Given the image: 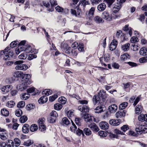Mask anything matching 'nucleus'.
<instances>
[{
	"instance_id": "nucleus-18",
	"label": "nucleus",
	"mask_w": 147,
	"mask_h": 147,
	"mask_svg": "<svg viewBox=\"0 0 147 147\" xmlns=\"http://www.w3.org/2000/svg\"><path fill=\"white\" fill-rule=\"evenodd\" d=\"M142 107L140 105H138L135 108V113L138 115L140 114L142 112Z\"/></svg>"
},
{
	"instance_id": "nucleus-3",
	"label": "nucleus",
	"mask_w": 147,
	"mask_h": 147,
	"mask_svg": "<svg viewBox=\"0 0 147 147\" xmlns=\"http://www.w3.org/2000/svg\"><path fill=\"white\" fill-rule=\"evenodd\" d=\"M30 77V75L29 74H26L24 75L22 78V82L23 83V84H25L27 86L31 83L29 79Z\"/></svg>"
},
{
	"instance_id": "nucleus-37",
	"label": "nucleus",
	"mask_w": 147,
	"mask_h": 147,
	"mask_svg": "<svg viewBox=\"0 0 147 147\" xmlns=\"http://www.w3.org/2000/svg\"><path fill=\"white\" fill-rule=\"evenodd\" d=\"M13 143L14 144H15L14 146H15L18 147L20 145L21 142L19 138H16L14 139Z\"/></svg>"
},
{
	"instance_id": "nucleus-36",
	"label": "nucleus",
	"mask_w": 147,
	"mask_h": 147,
	"mask_svg": "<svg viewBox=\"0 0 147 147\" xmlns=\"http://www.w3.org/2000/svg\"><path fill=\"white\" fill-rule=\"evenodd\" d=\"M15 105V103L13 101H10L7 102L6 104L7 106L9 108H12Z\"/></svg>"
},
{
	"instance_id": "nucleus-23",
	"label": "nucleus",
	"mask_w": 147,
	"mask_h": 147,
	"mask_svg": "<svg viewBox=\"0 0 147 147\" xmlns=\"http://www.w3.org/2000/svg\"><path fill=\"white\" fill-rule=\"evenodd\" d=\"M94 10L95 8L94 7H92L88 12H86V14L88 15L89 18H90L94 15Z\"/></svg>"
},
{
	"instance_id": "nucleus-58",
	"label": "nucleus",
	"mask_w": 147,
	"mask_h": 147,
	"mask_svg": "<svg viewBox=\"0 0 147 147\" xmlns=\"http://www.w3.org/2000/svg\"><path fill=\"white\" fill-rule=\"evenodd\" d=\"M50 115L52 117L56 118L58 116V115L56 112L55 111H53L50 113Z\"/></svg>"
},
{
	"instance_id": "nucleus-62",
	"label": "nucleus",
	"mask_w": 147,
	"mask_h": 147,
	"mask_svg": "<svg viewBox=\"0 0 147 147\" xmlns=\"http://www.w3.org/2000/svg\"><path fill=\"white\" fill-rule=\"evenodd\" d=\"M35 88L34 87H32L28 89L27 90V93H31L33 92L35 90Z\"/></svg>"
},
{
	"instance_id": "nucleus-59",
	"label": "nucleus",
	"mask_w": 147,
	"mask_h": 147,
	"mask_svg": "<svg viewBox=\"0 0 147 147\" xmlns=\"http://www.w3.org/2000/svg\"><path fill=\"white\" fill-rule=\"evenodd\" d=\"M39 129L41 131H44L46 129V126L45 125H40L39 126Z\"/></svg>"
},
{
	"instance_id": "nucleus-30",
	"label": "nucleus",
	"mask_w": 147,
	"mask_h": 147,
	"mask_svg": "<svg viewBox=\"0 0 147 147\" xmlns=\"http://www.w3.org/2000/svg\"><path fill=\"white\" fill-rule=\"evenodd\" d=\"M130 44L129 43H126L123 45L121 46V49L122 50L124 51H128L129 49Z\"/></svg>"
},
{
	"instance_id": "nucleus-9",
	"label": "nucleus",
	"mask_w": 147,
	"mask_h": 147,
	"mask_svg": "<svg viewBox=\"0 0 147 147\" xmlns=\"http://www.w3.org/2000/svg\"><path fill=\"white\" fill-rule=\"evenodd\" d=\"M115 115L117 118H121L125 116V112L124 111H119L116 113Z\"/></svg>"
},
{
	"instance_id": "nucleus-42",
	"label": "nucleus",
	"mask_w": 147,
	"mask_h": 147,
	"mask_svg": "<svg viewBox=\"0 0 147 147\" xmlns=\"http://www.w3.org/2000/svg\"><path fill=\"white\" fill-rule=\"evenodd\" d=\"M78 49L80 52H83L84 51V45L83 44H80L77 45Z\"/></svg>"
},
{
	"instance_id": "nucleus-17",
	"label": "nucleus",
	"mask_w": 147,
	"mask_h": 147,
	"mask_svg": "<svg viewBox=\"0 0 147 147\" xmlns=\"http://www.w3.org/2000/svg\"><path fill=\"white\" fill-rule=\"evenodd\" d=\"M100 98L98 95H95L94 96L92 99L94 104L96 105V103H100Z\"/></svg>"
},
{
	"instance_id": "nucleus-40",
	"label": "nucleus",
	"mask_w": 147,
	"mask_h": 147,
	"mask_svg": "<svg viewBox=\"0 0 147 147\" xmlns=\"http://www.w3.org/2000/svg\"><path fill=\"white\" fill-rule=\"evenodd\" d=\"M59 102L62 104H65L67 101L66 99L63 96H61L59 98Z\"/></svg>"
},
{
	"instance_id": "nucleus-7",
	"label": "nucleus",
	"mask_w": 147,
	"mask_h": 147,
	"mask_svg": "<svg viewBox=\"0 0 147 147\" xmlns=\"http://www.w3.org/2000/svg\"><path fill=\"white\" fill-rule=\"evenodd\" d=\"M102 18L105 20L107 21H111V16L108 12L105 11L102 13Z\"/></svg>"
},
{
	"instance_id": "nucleus-63",
	"label": "nucleus",
	"mask_w": 147,
	"mask_h": 147,
	"mask_svg": "<svg viewBox=\"0 0 147 147\" xmlns=\"http://www.w3.org/2000/svg\"><path fill=\"white\" fill-rule=\"evenodd\" d=\"M25 46L23 45H18V47L21 52L24 51H25Z\"/></svg>"
},
{
	"instance_id": "nucleus-57",
	"label": "nucleus",
	"mask_w": 147,
	"mask_h": 147,
	"mask_svg": "<svg viewBox=\"0 0 147 147\" xmlns=\"http://www.w3.org/2000/svg\"><path fill=\"white\" fill-rule=\"evenodd\" d=\"M37 57L36 55L34 54H29L28 57V59L29 60H31L34 58H35Z\"/></svg>"
},
{
	"instance_id": "nucleus-47",
	"label": "nucleus",
	"mask_w": 147,
	"mask_h": 147,
	"mask_svg": "<svg viewBox=\"0 0 147 147\" xmlns=\"http://www.w3.org/2000/svg\"><path fill=\"white\" fill-rule=\"evenodd\" d=\"M54 107L56 110H59L62 109V106L61 104L57 103L55 104Z\"/></svg>"
},
{
	"instance_id": "nucleus-32",
	"label": "nucleus",
	"mask_w": 147,
	"mask_h": 147,
	"mask_svg": "<svg viewBox=\"0 0 147 147\" xmlns=\"http://www.w3.org/2000/svg\"><path fill=\"white\" fill-rule=\"evenodd\" d=\"M99 59L102 65H103L105 66H106L107 65L105 63H103L102 60H104L105 61L107 62V61L109 59V57L108 56V57H106V56H105L104 58H103L102 57L100 58Z\"/></svg>"
},
{
	"instance_id": "nucleus-34",
	"label": "nucleus",
	"mask_w": 147,
	"mask_h": 147,
	"mask_svg": "<svg viewBox=\"0 0 147 147\" xmlns=\"http://www.w3.org/2000/svg\"><path fill=\"white\" fill-rule=\"evenodd\" d=\"M84 134V133L86 136L90 135L92 134V131L91 130L88 128H85L83 131Z\"/></svg>"
},
{
	"instance_id": "nucleus-19",
	"label": "nucleus",
	"mask_w": 147,
	"mask_h": 147,
	"mask_svg": "<svg viewBox=\"0 0 147 147\" xmlns=\"http://www.w3.org/2000/svg\"><path fill=\"white\" fill-rule=\"evenodd\" d=\"M28 86H26L25 84H23L22 82L21 84H19L17 86V89L20 91H22L26 89Z\"/></svg>"
},
{
	"instance_id": "nucleus-51",
	"label": "nucleus",
	"mask_w": 147,
	"mask_h": 147,
	"mask_svg": "<svg viewBox=\"0 0 147 147\" xmlns=\"http://www.w3.org/2000/svg\"><path fill=\"white\" fill-rule=\"evenodd\" d=\"M139 61L140 63H144L147 62V56L143 57L140 59Z\"/></svg>"
},
{
	"instance_id": "nucleus-25",
	"label": "nucleus",
	"mask_w": 147,
	"mask_h": 147,
	"mask_svg": "<svg viewBox=\"0 0 147 147\" xmlns=\"http://www.w3.org/2000/svg\"><path fill=\"white\" fill-rule=\"evenodd\" d=\"M98 95L100 98L101 97L104 100L106 98V92L103 90L100 91Z\"/></svg>"
},
{
	"instance_id": "nucleus-44",
	"label": "nucleus",
	"mask_w": 147,
	"mask_h": 147,
	"mask_svg": "<svg viewBox=\"0 0 147 147\" xmlns=\"http://www.w3.org/2000/svg\"><path fill=\"white\" fill-rule=\"evenodd\" d=\"M28 119V118L26 116H23L21 117L20 119V121L21 123H24L26 122Z\"/></svg>"
},
{
	"instance_id": "nucleus-43",
	"label": "nucleus",
	"mask_w": 147,
	"mask_h": 147,
	"mask_svg": "<svg viewBox=\"0 0 147 147\" xmlns=\"http://www.w3.org/2000/svg\"><path fill=\"white\" fill-rule=\"evenodd\" d=\"M72 126H71L70 129L72 132L75 133L77 127L73 121H72Z\"/></svg>"
},
{
	"instance_id": "nucleus-14",
	"label": "nucleus",
	"mask_w": 147,
	"mask_h": 147,
	"mask_svg": "<svg viewBox=\"0 0 147 147\" xmlns=\"http://www.w3.org/2000/svg\"><path fill=\"white\" fill-rule=\"evenodd\" d=\"M121 5L119 3H117L115 4L113 9V13H115L118 12L121 8Z\"/></svg>"
},
{
	"instance_id": "nucleus-61",
	"label": "nucleus",
	"mask_w": 147,
	"mask_h": 147,
	"mask_svg": "<svg viewBox=\"0 0 147 147\" xmlns=\"http://www.w3.org/2000/svg\"><path fill=\"white\" fill-rule=\"evenodd\" d=\"M80 120L81 119L80 118H76L75 119V122L76 124L79 126L81 124Z\"/></svg>"
},
{
	"instance_id": "nucleus-52",
	"label": "nucleus",
	"mask_w": 147,
	"mask_h": 147,
	"mask_svg": "<svg viewBox=\"0 0 147 147\" xmlns=\"http://www.w3.org/2000/svg\"><path fill=\"white\" fill-rule=\"evenodd\" d=\"M27 57V55L25 53H22L18 57L20 59H26Z\"/></svg>"
},
{
	"instance_id": "nucleus-12",
	"label": "nucleus",
	"mask_w": 147,
	"mask_h": 147,
	"mask_svg": "<svg viewBox=\"0 0 147 147\" xmlns=\"http://www.w3.org/2000/svg\"><path fill=\"white\" fill-rule=\"evenodd\" d=\"M118 109L117 106L115 104L111 105L109 106V110L111 113L115 112Z\"/></svg>"
},
{
	"instance_id": "nucleus-2",
	"label": "nucleus",
	"mask_w": 147,
	"mask_h": 147,
	"mask_svg": "<svg viewBox=\"0 0 147 147\" xmlns=\"http://www.w3.org/2000/svg\"><path fill=\"white\" fill-rule=\"evenodd\" d=\"M9 47H6L4 50L1 52V54H4V58L6 60H9L13 55V53L12 51H9Z\"/></svg>"
},
{
	"instance_id": "nucleus-33",
	"label": "nucleus",
	"mask_w": 147,
	"mask_h": 147,
	"mask_svg": "<svg viewBox=\"0 0 147 147\" xmlns=\"http://www.w3.org/2000/svg\"><path fill=\"white\" fill-rule=\"evenodd\" d=\"M52 92V91L50 89H46L42 91V94L43 95H45L46 96H47L51 94Z\"/></svg>"
},
{
	"instance_id": "nucleus-48",
	"label": "nucleus",
	"mask_w": 147,
	"mask_h": 147,
	"mask_svg": "<svg viewBox=\"0 0 147 147\" xmlns=\"http://www.w3.org/2000/svg\"><path fill=\"white\" fill-rule=\"evenodd\" d=\"M22 114V110L20 109L16 110L15 112V114L18 117H20Z\"/></svg>"
},
{
	"instance_id": "nucleus-45",
	"label": "nucleus",
	"mask_w": 147,
	"mask_h": 147,
	"mask_svg": "<svg viewBox=\"0 0 147 147\" xmlns=\"http://www.w3.org/2000/svg\"><path fill=\"white\" fill-rule=\"evenodd\" d=\"M76 134L79 136H80L81 134H82L83 136H84L83 131L79 128L76 131Z\"/></svg>"
},
{
	"instance_id": "nucleus-54",
	"label": "nucleus",
	"mask_w": 147,
	"mask_h": 147,
	"mask_svg": "<svg viewBox=\"0 0 147 147\" xmlns=\"http://www.w3.org/2000/svg\"><path fill=\"white\" fill-rule=\"evenodd\" d=\"M98 134L100 136L102 137H105L107 136V134L103 131H99Z\"/></svg>"
},
{
	"instance_id": "nucleus-20",
	"label": "nucleus",
	"mask_w": 147,
	"mask_h": 147,
	"mask_svg": "<svg viewBox=\"0 0 147 147\" xmlns=\"http://www.w3.org/2000/svg\"><path fill=\"white\" fill-rule=\"evenodd\" d=\"M30 96V94L28 93H25L20 94V97L22 100H26Z\"/></svg>"
},
{
	"instance_id": "nucleus-22",
	"label": "nucleus",
	"mask_w": 147,
	"mask_h": 147,
	"mask_svg": "<svg viewBox=\"0 0 147 147\" xmlns=\"http://www.w3.org/2000/svg\"><path fill=\"white\" fill-rule=\"evenodd\" d=\"M1 113L2 115L5 117L9 116V112L8 111L5 109H2L1 111Z\"/></svg>"
},
{
	"instance_id": "nucleus-49",
	"label": "nucleus",
	"mask_w": 147,
	"mask_h": 147,
	"mask_svg": "<svg viewBox=\"0 0 147 147\" xmlns=\"http://www.w3.org/2000/svg\"><path fill=\"white\" fill-rule=\"evenodd\" d=\"M21 76V74L20 73V72H17L16 73H15L14 76L11 77V78L12 79V80L11 81V82H13V81L15 80V77H20Z\"/></svg>"
},
{
	"instance_id": "nucleus-28",
	"label": "nucleus",
	"mask_w": 147,
	"mask_h": 147,
	"mask_svg": "<svg viewBox=\"0 0 147 147\" xmlns=\"http://www.w3.org/2000/svg\"><path fill=\"white\" fill-rule=\"evenodd\" d=\"M128 105V103L126 102L122 103L119 105V109L120 110H122L126 108V107Z\"/></svg>"
},
{
	"instance_id": "nucleus-11",
	"label": "nucleus",
	"mask_w": 147,
	"mask_h": 147,
	"mask_svg": "<svg viewBox=\"0 0 147 147\" xmlns=\"http://www.w3.org/2000/svg\"><path fill=\"white\" fill-rule=\"evenodd\" d=\"M55 9L56 11L58 12L63 13H66L68 12V9H63L59 6H57L55 7Z\"/></svg>"
},
{
	"instance_id": "nucleus-26",
	"label": "nucleus",
	"mask_w": 147,
	"mask_h": 147,
	"mask_svg": "<svg viewBox=\"0 0 147 147\" xmlns=\"http://www.w3.org/2000/svg\"><path fill=\"white\" fill-rule=\"evenodd\" d=\"M29 126L27 124H24L23 126L22 131L24 133H27L29 131Z\"/></svg>"
},
{
	"instance_id": "nucleus-13",
	"label": "nucleus",
	"mask_w": 147,
	"mask_h": 147,
	"mask_svg": "<svg viewBox=\"0 0 147 147\" xmlns=\"http://www.w3.org/2000/svg\"><path fill=\"white\" fill-rule=\"evenodd\" d=\"M117 45V41L115 40H113L109 46V49L111 51L114 50L116 48Z\"/></svg>"
},
{
	"instance_id": "nucleus-27",
	"label": "nucleus",
	"mask_w": 147,
	"mask_h": 147,
	"mask_svg": "<svg viewBox=\"0 0 147 147\" xmlns=\"http://www.w3.org/2000/svg\"><path fill=\"white\" fill-rule=\"evenodd\" d=\"M48 100L47 97L46 96L41 97L38 100V102L39 103H44L46 102Z\"/></svg>"
},
{
	"instance_id": "nucleus-10",
	"label": "nucleus",
	"mask_w": 147,
	"mask_h": 147,
	"mask_svg": "<svg viewBox=\"0 0 147 147\" xmlns=\"http://www.w3.org/2000/svg\"><path fill=\"white\" fill-rule=\"evenodd\" d=\"M121 121L119 119H112L110 120L109 123L111 125L116 126L120 123Z\"/></svg>"
},
{
	"instance_id": "nucleus-46",
	"label": "nucleus",
	"mask_w": 147,
	"mask_h": 147,
	"mask_svg": "<svg viewBox=\"0 0 147 147\" xmlns=\"http://www.w3.org/2000/svg\"><path fill=\"white\" fill-rule=\"evenodd\" d=\"M25 105V102L24 101H21L17 104V107L18 108H22L24 107Z\"/></svg>"
},
{
	"instance_id": "nucleus-5",
	"label": "nucleus",
	"mask_w": 147,
	"mask_h": 147,
	"mask_svg": "<svg viewBox=\"0 0 147 147\" xmlns=\"http://www.w3.org/2000/svg\"><path fill=\"white\" fill-rule=\"evenodd\" d=\"M100 127L101 129L106 130L109 128V125L107 122L105 121H102L99 124Z\"/></svg>"
},
{
	"instance_id": "nucleus-60",
	"label": "nucleus",
	"mask_w": 147,
	"mask_h": 147,
	"mask_svg": "<svg viewBox=\"0 0 147 147\" xmlns=\"http://www.w3.org/2000/svg\"><path fill=\"white\" fill-rule=\"evenodd\" d=\"M121 129L125 132L129 129V127L127 125H124L121 127Z\"/></svg>"
},
{
	"instance_id": "nucleus-29",
	"label": "nucleus",
	"mask_w": 147,
	"mask_h": 147,
	"mask_svg": "<svg viewBox=\"0 0 147 147\" xmlns=\"http://www.w3.org/2000/svg\"><path fill=\"white\" fill-rule=\"evenodd\" d=\"M94 20L96 23H101L104 22L102 19L98 16H95Z\"/></svg>"
},
{
	"instance_id": "nucleus-16",
	"label": "nucleus",
	"mask_w": 147,
	"mask_h": 147,
	"mask_svg": "<svg viewBox=\"0 0 147 147\" xmlns=\"http://www.w3.org/2000/svg\"><path fill=\"white\" fill-rule=\"evenodd\" d=\"M62 47L63 50L67 54H69L70 53L71 48L69 47L68 45L67 44H64L62 45Z\"/></svg>"
},
{
	"instance_id": "nucleus-31",
	"label": "nucleus",
	"mask_w": 147,
	"mask_h": 147,
	"mask_svg": "<svg viewBox=\"0 0 147 147\" xmlns=\"http://www.w3.org/2000/svg\"><path fill=\"white\" fill-rule=\"evenodd\" d=\"M106 8V5L104 3L100 4L97 7L98 9L100 11H104Z\"/></svg>"
},
{
	"instance_id": "nucleus-35",
	"label": "nucleus",
	"mask_w": 147,
	"mask_h": 147,
	"mask_svg": "<svg viewBox=\"0 0 147 147\" xmlns=\"http://www.w3.org/2000/svg\"><path fill=\"white\" fill-rule=\"evenodd\" d=\"M34 143L33 141L31 140H28L24 142V145L25 146H29Z\"/></svg>"
},
{
	"instance_id": "nucleus-39",
	"label": "nucleus",
	"mask_w": 147,
	"mask_h": 147,
	"mask_svg": "<svg viewBox=\"0 0 147 147\" xmlns=\"http://www.w3.org/2000/svg\"><path fill=\"white\" fill-rule=\"evenodd\" d=\"M129 55L127 53L121 55L120 57L121 60L123 61H125L127 59H129Z\"/></svg>"
},
{
	"instance_id": "nucleus-64",
	"label": "nucleus",
	"mask_w": 147,
	"mask_h": 147,
	"mask_svg": "<svg viewBox=\"0 0 147 147\" xmlns=\"http://www.w3.org/2000/svg\"><path fill=\"white\" fill-rule=\"evenodd\" d=\"M5 87H6V90L7 93L12 88V86L10 85H7L5 86Z\"/></svg>"
},
{
	"instance_id": "nucleus-55",
	"label": "nucleus",
	"mask_w": 147,
	"mask_h": 147,
	"mask_svg": "<svg viewBox=\"0 0 147 147\" xmlns=\"http://www.w3.org/2000/svg\"><path fill=\"white\" fill-rule=\"evenodd\" d=\"M58 97L57 94H54L49 97V100L50 101L52 102L54 101Z\"/></svg>"
},
{
	"instance_id": "nucleus-53",
	"label": "nucleus",
	"mask_w": 147,
	"mask_h": 147,
	"mask_svg": "<svg viewBox=\"0 0 147 147\" xmlns=\"http://www.w3.org/2000/svg\"><path fill=\"white\" fill-rule=\"evenodd\" d=\"M130 41L131 43H134L138 42V38L135 36H133L130 39Z\"/></svg>"
},
{
	"instance_id": "nucleus-15",
	"label": "nucleus",
	"mask_w": 147,
	"mask_h": 147,
	"mask_svg": "<svg viewBox=\"0 0 147 147\" xmlns=\"http://www.w3.org/2000/svg\"><path fill=\"white\" fill-rule=\"evenodd\" d=\"M93 117L88 114H85L84 116V119L85 121L87 122L92 121Z\"/></svg>"
},
{
	"instance_id": "nucleus-41",
	"label": "nucleus",
	"mask_w": 147,
	"mask_h": 147,
	"mask_svg": "<svg viewBox=\"0 0 147 147\" xmlns=\"http://www.w3.org/2000/svg\"><path fill=\"white\" fill-rule=\"evenodd\" d=\"M38 127L37 125L35 124L32 125L30 128V131L32 132H34L38 129Z\"/></svg>"
},
{
	"instance_id": "nucleus-24",
	"label": "nucleus",
	"mask_w": 147,
	"mask_h": 147,
	"mask_svg": "<svg viewBox=\"0 0 147 147\" xmlns=\"http://www.w3.org/2000/svg\"><path fill=\"white\" fill-rule=\"evenodd\" d=\"M61 123L63 125H67L70 124V122L67 117H65L62 119Z\"/></svg>"
},
{
	"instance_id": "nucleus-56",
	"label": "nucleus",
	"mask_w": 147,
	"mask_h": 147,
	"mask_svg": "<svg viewBox=\"0 0 147 147\" xmlns=\"http://www.w3.org/2000/svg\"><path fill=\"white\" fill-rule=\"evenodd\" d=\"M139 47L138 46L135 45H132V47H131V49L134 51H138L139 49Z\"/></svg>"
},
{
	"instance_id": "nucleus-1",
	"label": "nucleus",
	"mask_w": 147,
	"mask_h": 147,
	"mask_svg": "<svg viewBox=\"0 0 147 147\" xmlns=\"http://www.w3.org/2000/svg\"><path fill=\"white\" fill-rule=\"evenodd\" d=\"M23 60H18L15 61L14 64L17 65L15 69L17 70H25L28 68V66L25 64H22L24 63Z\"/></svg>"
},
{
	"instance_id": "nucleus-50",
	"label": "nucleus",
	"mask_w": 147,
	"mask_h": 147,
	"mask_svg": "<svg viewBox=\"0 0 147 147\" xmlns=\"http://www.w3.org/2000/svg\"><path fill=\"white\" fill-rule=\"evenodd\" d=\"M145 115L141 114L138 117V119L140 121L143 122L145 121Z\"/></svg>"
},
{
	"instance_id": "nucleus-38",
	"label": "nucleus",
	"mask_w": 147,
	"mask_h": 147,
	"mask_svg": "<svg viewBox=\"0 0 147 147\" xmlns=\"http://www.w3.org/2000/svg\"><path fill=\"white\" fill-rule=\"evenodd\" d=\"M95 112L96 113H99L103 111V107L101 106L96 107L95 109Z\"/></svg>"
},
{
	"instance_id": "nucleus-21",
	"label": "nucleus",
	"mask_w": 147,
	"mask_h": 147,
	"mask_svg": "<svg viewBox=\"0 0 147 147\" xmlns=\"http://www.w3.org/2000/svg\"><path fill=\"white\" fill-rule=\"evenodd\" d=\"M140 53L141 55L145 56L147 55V48L142 47L140 51Z\"/></svg>"
},
{
	"instance_id": "nucleus-6",
	"label": "nucleus",
	"mask_w": 147,
	"mask_h": 147,
	"mask_svg": "<svg viewBox=\"0 0 147 147\" xmlns=\"http://www.w3.org/2000/svg\"><path fill=\"white\" fill-rule=\"evenodd\" d=\"M78 109L82 112H88L89 111L88 107L86 105H82L79 106L78 108Z\"/></svg>"
},
{
	"instance_id": "nucleus-8",
	"label": "nucleus",
	"mask_w": 147,
	"mask_h": 147,
	"mask_svg": "<svg viewBox=\"0 0 147 147\" xmlns=\"http://www.w3.org/2000/svg\"><path fill=\"white\" fill-rule=\"evenodd\" d=\"M88 127L93 131L98 132L99 130L96 125L94 123H90L88 125Z\"/></svg>"
},
{
	"instance_id": "nucleus-4",
	"label": "nucleus",
	"mask_w": 147,
	"mask_h": 147,
	"mask_svg": "<svg viewBox=\"0 0 147 147\" xmlns=\"http://www.w3.org/2000/svg\"><path fill=\"white\" fill-rule=\"evenodd\" d=\"M136 131L137 132L140 133L142 132L143 133L144 129L145 128V126L142 125L140 124V122H137L136 123Z\"/></svg>"
}]
</instances>
